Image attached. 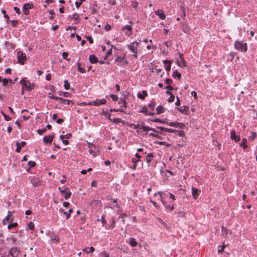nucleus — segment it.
I'll list each match as a JSON object with an SVG mask.
<instances>
[{"instance_id": "11", "label": "nucleus", "mask_w": 257, "mask_h": 257, "mask_svg": "<svg viewBox=\"0 0 257 257\" xmlns=\"http://www.w3.org/2000/svg\"><path fill=\"white\" fill-rule=\"evenodd\" d=\"M182 30L186 34H190V28L186 24H183L182 25Z\"/></svg>"}, {"instance_id": "52", "label": "nucleus", "mask_w": 257, "mask_h": 257, "mask_svg": "<svg viewBox=\"0 0 257 257\" xmlns=\"http://www.w3.org/2000/svg\"><path fill=\"white\" fill-rule=\"evenodd\" d=\"M255 137H256L255 133L252 132L251 133V136L249 137V139H252V140H254V138H255Z\"/></svg>"}, {"instance_id": "51", "label": "nucleus", "mask_w": 257, "mask_h": 257, "mask_svg": "<svg viewBox=\"0 0 257 257\" xmlns=\"http://www.w3.org/2000/svg\"><path fill=\"white\" fill-rule=\"evenodd\" d=\"M59 190L63 194L66 191V190H68V188H65L64 189L62 190L61 188L60 187H59Z\"/></svg>"}, {"instance_id": "58", "label": "nucleus", "mask_w": 257, "mask_h": 257, "mask_svg": "<svg viewBox=\"0 0 257 257\" xmlns=\"http://www.w3.org/2000/svg\"><path fill=\"white\" fill-rule=\"evenodd\" d=\"M63 121H64V120H63V119H62V118H58V119L57 120V121H56L57 123H58V124H61V123H62Z\"/></svg>"}, {"instance_id": "54", "label": "nucleus", "mask_w": 257, "mask_h": 257, "mask_svg": "<svg viewBox=\"0 0 257 257\" xmlns=\"http://www.w3.org/2000/svg\"><path fill=\"white\" fill-rule=\"evenodd\" d=\"M191 95L194 97L195 99H197V93L195 91H193L191 92Z\"/></svg>"}, {"instance_id": "63", "label": "nucleus", "mask_w": 257, "mask_h": 257, "mask_svg": "<svg viewBox=\"0 0 257 257\" xmlns=\"http://www.w3.org/2000/svg\"><path fill=\"white\" fill-rule=\"evenodd\" d=\"M87 38L91 44L93 43V39L91 37L88 36L87 37Z\"/></svg>"}, {"instance_id": "42", "label": "nucleus", "mask_w": 257, "mask_h": 257, "mask_svg": "<svg viewBox=\"0 0 257 257\" xmlns=\"http://www.w3.org/2000/svg\"><path fill=\"white\" fill-rule=\"evenodd\" d=\"M53 99L55 100H59L61 103H63V101H64V99L57 96H54V98Z\"/></svg>"}, {"instance_id": "32", "label": "nucleus", "mask_w": 257, "mask_h": 257, "mask_svg": "<svg viewBox=\"0 0 257 257\" xmlns=\"http://www.w3.org/2000/svg\"><path fill=\"white\" fill-rule=\"evenodd\" d=\"M64 86L65 87V88L66 89H69V87H70V84L69 83V82H68L67 80H65L64 81Z\"/></svg>"}, {"instance_id": "30", "label": "nucleus", "mask_w": 257, "mask_h": 257, "mask_svg": "<svg viewBox=\"0 0 257 257\" xmlns=\"http://www.w3.org/2000/svg\"><path fill=\"white\" fill-rule=\"evenodd\" d=\"M28 227L29 229H30L31 230H34V227H35V225H34V224L32 222H30L28 224Z\"/></svg>"}, {"instance_id": "15", "label": "nucleus", "mask_w": 257, "mask_h": 257, "mask_svg": "<svg viewBox=\"0 0 257 257\" xmlns=\"http://www.w3.org/2000/svg\"><path fill=\"white\" fill-rule=\"evenodd\" d=\"M89 147H90V149H89V152L90 154L92 155V156L93 157H95L97 155V152H94V151L93 150V148H94L95 147L93 146V145L90 144Z\"/></svg>"}, {"instance_id": "43", "label": "nucleus", "mask_w": 257, "mask_h": 257, "mask_svg": "<svg viewBox=\"0 0 257 257\" xmlns=\"http://www.w3.org/2000/svg\"><path fill=\"white\" fill-rule=\"evenodd\" d=\"M28 165L30 167H33L36 165V163L34 161H29L28 162Z\"/></svg>"}, {"instance_id": "41", "label": "nucleus", "mask_w": 257, "mask_h": 257, "mask_svg": "<svg viewBox=\"0 0 257 257\" xmlns=\"http://www.w3.org/2000/svg\"><path fill=\"white\" fill-rule=\"evenodd\" d=\"M26 7L27 9H31L33 8V5L31 4H27L24 5V8Z\"/></svg>"}, {"instance_id": "20", "label": "nucleus", "mask_w": 257, "mask_h": 257, "mask_svg": "<svg viewBox=\"0 0 257 257\" xmlns=\"http://www.w3.org/2000/svg\"><path fill=\"white\" fill-rule=\"evenodd\" d=\"M153 157V155L152 153L148 154L146 157V161L148 163H149L151 162L152 158Z\"/></svg>"}, {"instance_id": "28", "label": "nucleus", "mask_w": 257, "mask_h": 257, "mask_svg": "<svg viewBox=\"0 0 257 257\" xmlns=\"http://www.w3.org/2000/svg\"><path fill=\"white\" fill-rule=\"evenodd\" d=\"M52 241L53 242H58L59 241V237L56 236V235H54V236H53L52 237Z\"/></svg>"}, {"instance_id": "27", "label": "nucleus", "mask_w": 257, "mask_h": 257, "mask_svg": "<svg viewBox=\"0 0 257 257\" xmlns=\"http://www.w3.org/2000/svg\"><path fill=\"white\" fill-rule=\"evenodd\" d=\"M18 225L17 223H13L8 225V228L9 229H12L13 227H15Z\"/></svg>"}, {"instance_id": "59", "label": "nucleus", "mask_w": 257, "mask_h": 257, "mask_svg": "<svg viewBox=\"0 0 257 257\" xmlns=\"http://www.w3.org/2000/svg\"><path fill=\"white\" fill-rule=\"evenodd\" d=\"M133 8L137 9L138 7V2H134L133 4Z\"/></svg>"}, {"instance_id": "1", "label": "nucleus", "mask_w": 257, "mask_h": 257, "mask_svg": "<svg viewBox=\"0 0 257 257\" xmlns=\"http://www.w3.org/2000/svg\"><path fill=\"white\" fill-rule=\"evenodd\" d=\"M234 45L235 48L241 52H246L247 50L246 43H243L242 42L240 41H236Z\"/></svg>"}, {"instance_id": "14", "label": "nucleus", "mask_w": 257, "mask_h": 257, "mask_svg": "<svg viewBox=\"0 0 257 257\" xmlns=\"http://www.w3.org/2000/svg\"><path fill=\"white\" fill-rule=\"evenodd\" d=\"M89 61L90 63L92 64H94L97 62L98 59L94 55H91L89 56Z\"/></svg>"}, {"instance_id": "38", "label": "nucleus", "mask_w": 257, "mask_h": 257, "mask_svg": "<svg viewBox=\"0 0 257 257\" xmlns=\"http://www.w3.org/2000/svg\"><path fill=\"white\" fill-rule=\"evenodd\" d=\"M118 103H119V104L122 105V106L123 105L124 106L126 107V103L125 101V100H122V99H120Z\"/></svg>"}, {"instance_id": "3", "label": "nucleus", "mask_w": 257, "mask_h": 257, "mask_svg": "<svg viewBox=\"0 0 257 257\" xmlns=\"http://www.w3.org/2000/svg\"><path fill=\"white\" fill-rule=\"evenodd\" d=\"M17 57L18 62L21 65H23L27 59L26 54L21 51H19L17 52Z\"/></svg>"}, {"instance_id": "49", "label": "nucleus", "mask_w": 257, "mask_h": 257, "mask_svg": "<svg viewBox=\"0 0 257 257\" xmlns=\"http://www.w3.org/2000/svg\"><path fill=\"white\" fill-rule=\"evenodd\" d=\"M3 115L6 120L8 121L11 119V118L9 116H8L6 114H5L4 113H3Z\"/></svg>"}, {"instance_id": "21", "label": "nucleus", "mask_w": 257, "mask_h": 257, "mask_svg": "<svg viewBox=\"0 0 257 257\" xmlns=\"http://www.w3.org/2000/svg\"><path fill=\"white\" fill-rule=\"evenodd\" d=\"M247 143V140L246 139H243L241 143L240 144V146L243 147V149H246L247 146L246 145Z\"/></svg>"}, {"instance_id": "33", "label": "nucleus", "mask_w": 257, "mask_h": 257, "mask_svg": "<svg viewBox=\"0 0 257 257\" xmlns=\"http://www.w3.org/2000/svg\"><path fill=\"white\" fill-rule=\"evenodd\" d=\"M225 246H226V245H223L222 246H221V245L219 246L218 250V253L222 252L223 251L224 247Z\"/></svg>"}, {"instance_id": "35", "label": "nucleus", "mask_w": 257, "mask_h": 257, "mask_svg": "<svg viewBox=\"0 0 257 257\" xmlns=\"http://www.w3.org/2000/svg\"><path fill=\"white\" fill-rule=\"evenodd\" d=\"M110 96L113 101H117L118 99L117 96L114 94H110Z\"/></svg>"}, {"instance_id": "31", "label": "nucleus", "mask_w": 257, "mask_h": 257, "mask_svg": "<svg viewBox=\"0 0 257 257\" xmlns=\"http://www.w3.org/2000/svg\"><path fill=\"white\" fill-rule=\"evenodd\" d=\"M17 149L16 151L19 153L21 150L22 146L20 145V144L19 142H17L16 143Z\"/></svg>"}, {"instance_id": "17", "label": "nucleus", "mask_w": 257, "mask_h": 257, "mask_svg": "<svg viewBox=\"0 0 257 257\" xmlns=\"http://www.w3.org/2000/svg\"><path fill=\"white\" fill-rule=\"evenodd\" d=\"M221 230H222V235L223 236H226L228 234L229 230L226 228H225L224 226H222Z\"/></svg>"}, {"instance_id": "24", "label": "nucleus", "mask_w": 257, "mask_h": 257, "mask_svg": "<svg viewBox=\"0 0 257 257\" xmlns=\"http://www.w3.org/2000/svg\"><path fill=\"white\" fill-rule=\"evenodd\" d=\"M71 195V193L68 190H66V191L63 194V195L66 199H68L70 198Z\"/></svg>"}, {"instance_id": "45", "label": "nucleus", "mask_w": 257, "mask_h": 257, "mask_svg": "<svg viewBox=\"0 0 257 257\" xmlns=\"http://www.w3.org/2000/svg\"><path fill=\"white\" fill-rule=\"evenodd\" d=\"M23 12L25 15H28L29 14L28 9H27L26 7L24 8V6L23 7Z\"/></svg>"}, {"instance_id": "25", "label": "nucleus", "mask_w": 257, "mask_h": 257, "mask_svg": "<svg viewBox=\"0 0 257 257\" xmlns=\"http://www.w3.org/2000/svg\"><path fill=\"white\" fill-rule=\"evenodd\" d=\"M77 65L78 66V70L82 73H84L85 72V70L83 68H81L80 67V64L79 63H77Z\"/></svg>"}, {"instance_id": "7", "label": "nucleus", "mask_w": 257, "mask_h": 257, "mask_svg": "<svg viewBox=\"0 0 257 257\" xmlns=\"http://www.w3.org/2000/svg\"><path fill=\"white\" fill-rule=\"evenodd\" d=\"M106 102V100L105 99H102L101 100L96 99L95 101H92L93 105L95 106H98L100 104H104Z\"/></svg>"}, {"instance_id": "44", "label": "nucleus", "mask_w": 257, "mask_h": 257, "mask_svg": "<svg viewBox=\"0 0 257 257\" xmlns=\"http://www.w3.org/2000/svg\"><path fill=\"white\" fill-rule=\"evenodd\" d=\"M177 162L178 164L182 165L183 164L182 158L181 157L178 158Z\"/></svg>"}, {"instance_id": "36", "label": "nucleus", "mask_w": 257, "mask_h": 257, "mask_svg": "<svg viewBox=\"0 0 257 257\" xmlns=\"http://www.w3.org/2000/svg\"><path fill=\"white\" fill-rule=\"evenodd\" d=\"M46 131V128H43V129H42V130H37V133L39 135H41L43 134L44 133H45Z\"/></svg>"}, {"instance_id": "48", "label": "nucleus", "mask_w": 257, "mask_h": 257, "mask_svg": "<svg viewBox=\"0 0 257 257\" xmlns=\"http://www.w3.org/2000/svg\"><path fill=\"white\" fill-rule=\"evenodd\" d=\"M68 55V53L67 52H63V53H62V57H63V58L64 59H65L67 60H68L67 59V57Z\"/></svg>"}, {"instance_id": "55", "label": "nucleus", "mask_w": 257, "mask_h": 257, "mask_svg": "<svg viewBox=\"0 0 257 257\" xmlns=\"http://www.w3.org/2000/svg\"><path fill=\"white\" fill-rule=\"evenodd\" d=\"M180 58L181 59V61H182V65H183V66H186V64H185V60H184V59L182 58V55L181 54H180Z\"/></svg>"}, {"instance_id": "13", "label": "nucleus", "mask_w": 257, "mask_h": 257, "mask_svg": "<svg viewBox=\"0 0 257 257\" xmlns=\"http://www.w3.org/2000/svg\"><path fill=\"white\" fill-rule=\"evenodd\" d=\"M198 190L195 188H192V194L193 197L196 199L197 198V197L198 196Z\"/></svg>"}, {"instance_id": "6", "label": "nucleus", "mask_w": 257, "mask_h": 257, "mask_svg": "<svg viewBox=\"0 0 257 257\" xmlns=\"http://www.w3.org/2000/svg\"><path fill=\"white\" fill-rule=\"evenodd\" d=\"M21 83L22 85H23V88H26V89H31L30 83L29 81H27L26 79H23L21 80Z\"/></svg>"}, {"instance_id": "9", "label": "nucleus", "mask_w": 257, "mask_h": 257, "mask_svg": "<svg viewBox=\"0 0 257 257\" xmlns=\"http://www.w3.org/2000/svg\"><path fill=\"white\" fill-rule=\"evenodd\" d=\"M230 138L232 140H234L236 142H238L240 140L239 136L236 135L235 132L234 131H231Z\"/></svg>"}, {"instance_id": "57", "label": "nucleus", "mask_w": 257, "mask_h": 257, "mask_svg": "<svg viewBox=\"0 0 257 257\" xmlns=\"http://www.w3.org/2000/svg\"><path fill=\"white\" fill-rule=\"evenodd\" d=\"M101 220L103 225L106 224V221L105 220L104 216H102Z\"/></svg>"}, {"instance_id": "26", "label": "nucleus", "mask_w": 257, "mask_h": 257, "mask_svg": "<svg viewBox=\"0 0 257 257\" xmlns=\"http://www.w3.org/2000/svg\"><path fill=\"white\" fill-rule=\"evenodd\" d=\"M189 107L187 106H184L183 107H181L180 108H179V111L181 112L185 111H187Z\"/></svg>"}, {"instance_id": "64", "label": "nucleus", "mask_w": 257, "mask_h": 257, "mask_svg": "<svg viewBox=\"0 0 257 257\" xmlns=\"http://www.w3.org/2000/svg\"><path fill=\"white\" fill-rule=\"evenodd\" d=\"M79 18V15L77 14H75L73 16V19L75 20H77Z\"/></svg>"}, {"instance_id": "46", "label": "nucleus", "mask_w": 257, "mask_h": 257, "mask_svg": "<svg viewBox=\"0 0 257 257\" xmlns=\"http://www.w3.org/2000/svg\"><path fill=\"white\" fill-rule=\"evenodd\" d=\"M2 12L4 14V16L5 18H7V19H9V17L8 15L6 14V12L4 10H2Z\"/></svg>"}, {"instance_id": "29", "label": "nucleus", "mask_w": 257, "mask_h": 257, "mask_svg": "<svg viewBox=\"0 0 257 257\" xmlns=\"http://www.w3.org/2000/svg\"><path fill=\"white\" fill-rule=\"evenodd\" d=\"M10 81V82H12V80L11 79H10V80H8L6 78H4L3 79H2V82L4 84V86H6L8 82Z\"/></svg>"}, {"instance_id": "8", "label": "nucleus", "mask_w": 257, "mask_h": 257, "mask_svg": "<svg viewBox=\"0 0 257 257\" xmlns=\"http://www.w3.org/2000/svg\"><path fill=\"white\" fill-rule=\"evenodd\" d=\"M155 14L158 16L160 19L162 20H165L166 18V16L164 14L163 11L162 10H159L155 12Z\"/></svg>"}, {"instance_id": "50", "label": "nucleus", "mask_w": 257, "mask_h": 257, "mask_svg": "<svg viewBox=\"0 0 257 257\" xmlns=\"http://www.w3.org/2000/svg\"><path fill=\"white\" fill-rule=\"evenodd\" d=\"M176 127H179L180 128H182L183 126H184V124L179 122H176Z\"/></svg>"}, {"instance_id": "39", "label": "nucleus", "mask_w": 257, "mask_h": 257, "mask_svg": "<svg viewBox=\"0 0 257 257\" xmlns=\"http://www.w3.org/2000/svg\"><path fill=\"white\" fill-rule=\"evenodd\" d=\"M123 30L126 29L127 30L129 31L130 32L132 31V28L131 26L129 25H126L125 27H124L122 28Z\"/></svg>"}, {"instance_id": "40", "label": "nucleus", "mask_w": 257, "mask_h": 257, "mask_svg": "<svg viewBox=\"0 0 257 257\" xmlns=\"http://www.w3.org/2000/svg\"><path fill=\"white\" fill-rule=\"evenodd\" d=\"M175 96L174 95L172 94L170 95V97L168 99V101L170 102H173L174 100Z\"/></svg>"}, {"instance_id": "37", "label": "nucleus", "mask_w": 257, "mask_h": 257, "mask_svg": "<svg viewBox=\"0 0 257 257\" xmlns=\"http://www.w3.org/2000/svg\"><path fill=\"white\" fill-rule=\"evenodd\" d=\"M111 121H112L113 122L117 123L121 122L122 120L120 118H116L112 119Z\"/></svg>"}, {"instance_id": "60", "label": "nucleus", "mask_w": 257, "mask_h": 257, "mask_svg": "<svg viewBox=\"0 0 257 257\" xmlns=\"http://www.w3.org/2000/svg\"><path fill=\"white\" fill-rule=\"evenodd\" d=\"M105 29L106 31H109L111 29V26L107 24L105 26Z\"/></svg>"}, {"instance_id": "16", "label": "nucleus", "mask_w": 257, "mask_h": 257, "mask_svg": "<svg viewBox=\"0 0 257 257\" xmlns=\"http://www.w3.org/2000/svg\"><path fill=\"white\" fill-rule=\"evenodd\" d=\"M129 243L132 247H135L137 245L138 242L134 238H130Z\"/></svg>"}, {"instance_id": "4", "label": "nucleus", "mask_w": 257, "mask_h": 257, "mask_svg": "<svg viewBox=\"0 0 257 257\" xmlns=\"http://www.w3.org/2000/svg\"><path fill=\"white\" fill-rule=\"evenodd\" d=\"M157 194H159L160 195L161 198V201L162 202L163 204L166 208H170L171 210H173L174 209V206L173 205H172V206L170 207L169 206L167 205L164 201V196H166V194L163 192H158ZM155 196L157 195V193H155Z\"/></svg>"}, {"instance_id": "23", "label": "nucleus", "mask_w": 257, "mask_h": 257, "mask_svg": "<svg viewBox=\"0 0 257 257\" xmlns=\"http://www.w3.org/2000/svg\"><path fill=\"white\" fill-rule=\"evenodd\" d=\"M157 113L160 114L164 112V107L162 105H159L156 109Z\"/></svg>"}, {"instance_id": "22", "label": "nucleus", "mask_w": 257, "mask_h": 257, "mask_svg": "<svg viewBox=\"0 0 257 257\" xmlns=\"http://www.w3.org/2000/svg\"><path fill=\"white\" fill-rule=\"evenodd\" d=\"M181 76V75L180 73L178 72L177 70H175L173 74V77L174 78H178V79H180Z\"/></svg>"}, {"instance_id": "18", "label": "nucleus", "mask_w": 257, "mask_h": 257, "mask_svg": "<svg viewBox=\"0 0 257 257\" xmlns=\"http://www.w3.org/2000/svg\"><path fill=\"white\" fill-rule=\"evenodd\" d=\"M141 112L142 113H144L147 115H152L153 114V113H152L151 112H149L147 110V108L146 107H143L141 109Z\"/></svg>"}, {"instance_id": "2", "label": "nucleus", "mask_w": 257, "mask_h": 257, "mask_svg": "<svg viewBox=\"0 0 257 257\" xmlns=\"http://www.w3.org/2000/svg\"><path fill=\"white\" fill-rule=\"evenodd\" d=\"M139 43L137 42H134L131 44L128 45V47L129 49L134 53L133 56L135 58L137 57V47Z\"/></svg>"}, {"instance_id": "61", "label": "nucleus", "mask_w": 257, "mask_h": 257, "mask_svg": "<svg viewBox=\"0 0 257 257\" xmlns=\"http://www.w3.org/2000/svg\"><path fill=\"white\" fill-rule=\"evenodd\" d=\"M63 213L64 215H66L67 219H68L69 218L70 215H69V213H68V212H66V211H64L63 212Z\"/></svg>"}, {"instance_id": "12", "label": "nucleus", "mask_w": 257, "mask_h": 257, "mask_svg": "<svg viewBox=\"0 0 257 257\" xmlns=\"http://www.w3.org/2000/svg\"><path fill=\"white\" fill-rule=\"evenodd\" d=\"M53 136H49L48 137L45 136L43 138V141L45 143H51L53 141Z\"/></svg>"}, {"instance_id": "5", "label": "nucleus", "mask_w": 257, "mask_h": 257, "mask_svg": "<svg viewBox=\"0 0 257 257\" xmlns=\"http://www.w3.org/2000/svg\"><path fill=\"white\" fill-rule=\"evenodd\" d=\"M12 214V212L10 211H8L7 216L3 220V223L4 225L6 224L7 222L10 220H11V222L13 221L14 219Z\"/></svg>"}, {"instance_id": "56", "label": "nucleus", "mask_w": 257, "mask_h": 257, "mask_svg": "<svg viewBox=\"0 0 257 257\" xmlns=\"http://www.w3.org/2000/svg\"><path fill=\"white\" fill-rule=\"evenodd\" d=\"M176 131L175 130H173L172 129H170V128H165V132H175Z\"/></svg>"}, {"instance_id": "19", "label": "nucleus", "mask_w": 257, "mask_h": 257, "mask_svg": "<svg viewBox=\"0 0 257 257\" xmlns=\"http://www.w3.org/2000/svg\"><path fill=\"white\" fill-rule=\"evenodd\" d=\"M142 93H143V94H144V96H142V95L141 94V93H139L138 94V97L139 98H141V99H144L145 97V96H147V95H148V94H147V91H145V90H143V91H142Z\"/></svg>"}, {"instance_id": "34", "label": "nucleus", "mask_w": 257, "mask_h": 257, "mask_svg": "<svg viewBox=\"0 0 257 257\" xmlns=\"http://www.w3.org/2000/svg\"><path fill=\"white\" fill-rule=\"evenodd\" d=\"M79 2H75V5L77 8H79L80 6H81L82 3L85 0H79Z\"/></svg>"}, {"instance_id": "53", "label": "nucleus", "mask_w": 257, "mask_h": 257, "mask_svg": "<svg viewBox=\"0 0 257 257\" xmlns=\"http://www.w3.org/2000/svg\"><path fill=\"white\" fill-rule=\"evenodd\" d=\"M171 63L165 66V69L167 71H169L171 69Z\"/></svg>"}, {"instance_id": "62", "label": "nucleus", "mask_w": 257, "mask_h": 257, "mask_svg": "<svg viewBox=\"0 0 257 257\" xmlns=\"http://www.w3.org/2000/svg\"><path fill=\"white\" fill-rule=\"evenodd\" d=\"M14 9L17 13H18V14L20 13V10L18 8L15 7H14Z\"/></svg>"}, {"instance_id": "47", "label": "nucleus", "mask_w": 257, "mask_h": 257, "mask_svg": "<svg viewBox=\"0 0 257 257\" xmlns=\"http://www.w3.org/2000/svg\"><path fill=\"white\" fill-rule=\"evenodd\" d=\"M172 82V80L171 79L167 78L165 81V83L168 85H170Z\"/></svg>"}, {"instance_id": "10", "label": "nucleus", "mask_w": 257, "mask_h": 257, "mask_svg": "<svg viewBox=\"0 0 257 257\" xmlns=\"http://www.w3.org/2000/svg\"><path fill=\"white\" fill-rule=\"evenodd\" d=\"M135 128H142L144 131H150V130H153L154 132L155 131L154 129H153V128H150V127H148V126H144L143 125H142V124H138L137 125H135Z\"/></svg>"}]
</instances>
